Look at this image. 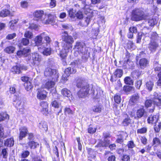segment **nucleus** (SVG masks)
I'll list each match as a JSON object with an SVG mask.
<instances>
[{"instance_id": "nucleus-30", "label": "nucleus", "mask_w": 161, "mask_h": 161, "mask_svg": "<svg viewBox=\"0 0 161 161\" xmlns=\"http://www.w3.org/2000/svg\"><path fill=\"white\" fill-rule=\"evenodd\" d=\"M123 71L122 69H118L116 70L114 73V75L115 77H121L123 75Z\"/></svg>"}, {"instance_id": "nucleus-59", "label": "nucleus", "mask_w": 161, "mask_h": 161, "mask_svg": "<svg viewBox=\"0 0 161 161\" xmlns=\"http://www.w3.org/2000/svg\"><path fill=\"white\" fill-rule=\"evenodd\" d=\"M16 36V34L15 33H13L11 34H8L6 37V38L8 40H11L14 38Z\"/></svg>"}, {"instance_id": "nucleus-28", "label": "nucleus", "mask_w": 161, "mask_h": 161, "mask_svg": "<svg viewBox=\"0 0 161 161\" xmlns=\"http://www.w3.org/2000/svg\"><path fill=\"white\" fill-rule=\"evenodd\" d=\"M14 144V141L13 138L7 139L4 142V145L7 147H12Z\"/></svg>"}, {"instance_id": "nucleus-24", "label": "nucleus", "mask_w": 161, "mask_h": 161, "mask_svg": "<svg viewBox=\"0 0 161 161\" xmlns=\"http://www.w3.org/2000/svg\"><path fill=\"white\" fill-rule=\"evenodd\" d=\"M149 63V61L146 59L143 58L141 59L139 61V64L142 69H144Z\"/></svg>"}, {"instance_id": "nucleus-51", "label": "nucleus", "mask_w": 161, "mask_h": 161, "mask_svg": "<svg viewBox=\"0 0 161 161\" xmlns=\"http://www.w3.org/2000/svg\"><path fill=\"white\" fill-rule=\"evenodd\" d=\"M30 154V152L28 151H23L21 154V157L23 158H27Z\"/></svg>"}, {"instance_id": "nucleus-18", "label": "nucleus", "mask_w": 161, "mask_h": 161, "mask_svg": "<svg viewBox=\"0 0 161 161\" xmlns=\"http://www.w3.org/2000/svg\"><path fill=\"white\" fill-rule=\"evenodd\" d=\"M40 106L42 108V112L43 114L47 115L48 114V104L47 102L42 101L40 103Z\"/></svg>"}, {"instance_id": "nucleus-14", "label": "nucleus", "mask_w": 161, "mask_h": 161, "mask_svg": "<svg viewBox=\"0 0 161 161\" xmlns=\"http://www.w3.org/2000/svg\"><path fill=\"white\" fill-rule=\"evenodd\" d=\"M38 50L41 52H42L43 55L48 56L51 54V49L50 47L46 48L44 47V45L41 47H38Z\"/></svg>"}, {"instance_id": "nucleus-63", "label": "nucleus", "mask_w": 161, "mask_h": 161, "mask_svg": "<svg viewBox=\"0 0 161 161\" xmlns=\"http://www.w3.org/2000/svg\"><path fill=\"white\" fill-rule=\"evenodd\" d=\"M142 80H139L137 81V82L136 84V88L138 89H140V86L142 85Z\"/></svg>"}, {"instance_id": "nucleus-2", "label": "nucleus", "mask_w": 161, "mask_h": 161, "mask_svg": "<svg viewBox=\"0 0 161 161\" xmlns=\"http://www.w3.org/2000/svg\"><path fill=\"white\" fill-rule=\"evenodd\" d=\"M62 37L63 41L65 42L63 46V48L67 52H69L72 48V44L74 42L73 38L71 36L68 35L66 31L62 33Z\"/></svg>"}, {"instance_id": "nucleus-16", "label": "nucleus", "mask_w": 161, "mask_h": 161, "mask_svg": "<svg viewBox=\"0 0 161 161\" xmlns=\"http://www.w3.org/2000/svg\"><path fill=\"white\" fill-rule=\"evenodd\" d=\"M140 96L139 94L138 93H136L133 95L131 97L129 103L131 105H134L136 104L139 101Z\"/></svg>"}, {"instance_id": "nucleus-31", "label": "nucleus", "mask_w": 161, "mask_h": 161, "mask_svg": "<svg viewBox=\"0 0 161 161\" xmlns=\"http://www.w3.org/2000/svg\"><path fill=\"white\" fill-rule=\"evenodd\" d=\"M14 74H19L20 73V70L18 65L13 66L10 70Z\"/></svg>"}, {"instance_id": "nucleus-27", "label": "nucleus", "mask_w": 161, "mask_h": 161, "mask_svg": "<svg viewBox=\"0 0 161 161\" xmlns=\"http://www.w3.org/2000/svg\"><path fill=\"white\" fill-rule=\"evenodd\" d=\"M51 104L53 107L55 108H58L61 106V102L59 99L57 98L52 102Z\"/></svg>"}, {"instance_id": "nucleus-57", "label": "nucleus", "mask_w": 161, "mask_h": 161, "mask_svg": "<svg viewBox=\"0 0 161 161\" xmlns=\"http://www.w3.org/2000/svg\"><path fill=\"white\" fill-rule=\"evenodd\" d=\"M21 6L24 8H26L28 6V3L27 1H23L20 3Z\"/></svg>"}, {"instance_id": "nucleus-58", "label": "nucleus", "mask_w": 161, "mask_h": 161, "mask_svg": "<svg viewBox=\"0 0 161 161\" xmlns=\"http://www.w3.org/2000/svg\"><path fill=\"white\" fill-rule=\"evenodd\" d=\"M145 36V35L144 34L142 33L141 35L140 34H138V36H137V43H139L141 42V40L142 38H144Z\"/></svg>"}, {"instance_id": "nucleus-46", "label": "nucleus", "mask_w": 161, "mask_h": 161, "mask_svg": "<svg viewBox=\"0 0 161 161\" xmlns=\"http://www.w3.org/2000/svg\"><path fill=\"white\" fill-rule=\"evenodd\" d=\"M39 126L41 129H44V130H46L47 129V123L45 122H41L39 125Z\"/></svg>"}, {"instance_id": "nucleus-20", "label": "nucleus", "mask_w": 161, "mask_h": 161, "mask_svg": "<svg viewBox=\"0 0 161 161\" xmlns=\"http://www.w3.org/2000/svg\"><path fill=\"white\" fill-rule=\"evenodd\" d=\"M32 58L33 59L34 65L39 63L41 60V56L38 53H32Z\"/></svg>"}, {"instance_id": "nucleus-19", "label": "nucleus", "mask_w": 161, "mask_h": 161, "mask_svg": "<svg viewBox=\"0 0 161 161\" xmlns=\"http://www.w3.org/2000/svg\"><path fill=\"white\" fill-rule=\"evenodd\" d=\"M110 143V140H109L104 139L103 141L100 140L97 145L95 146V147H106L108 146Z\"/></svg>"}, {"instance_id": "nucleus-62", "label": "nucleus", "mask_w": 161, "mask_h": 161, "mask_svg": "<svg viewBox=\"0 0 161 161\" xmlns=\"http://www.w3.org/2000/svg\"><path fill=\"white\" fill-rule=\"evenodd\" d=\"M19 66L20 70V73L21 72L22 70H26L27 69V67L23 65H19Z\"/></svg>"}, {"instance_id": "nucleus-32", "label": "nucleus", "mask_w": 161, "mask_h": 161, "mask_svg": "<svg viewBox=\"0 0 161 161\" xmlns=\"http://www.w3.org/2000/svg\"><path fill=\"white\" fill-rule=\"evenodd\" d=\"M15 48L12 46H10L6 47L4 49V51L8 53H13L15 51Z\"/></svg>"}, {"instance_id": "nucleus-8", "label": "nucleus", "mask_w": 161, "mask_h": 161, "mask_svg": "<svg viewBox=\"0 0 161 161\" xmlns=\"http://www.w3.org/2000/svg\"><path fill=\"white\" fill-rule=\"evenodd\" d=\"M13 102L14 104L16 103L15 107L17 108L22 109L24 108V103L22 102L20 98L16 95H14Z\"/></svg>"}, {"instance_id": "nucleus-17", "label": "nucleus", "mask_w": 161, "mask_h": 161, "mask_svg": "<svg viewBox=\"0 0 161 161\" xmlns=\"http://www.w3.org/2000/svg\"><path fill=\"white\" fill-rule=\"evenodd\" d=\"M76 86L78 87L81 88L89 87V85L86 81L85 80L81 79H80L77 80Z\"/></svg>"}, {"instance_id": "nucleus-5", "label": "nucleus", "mask_w": 161, "mask_h": 161, "mask_svg": "<svg viewBox=\"0 0 161 161\" xmlns=\"http://www.w3.org/2000/svg\"><path fill=\"white\" fill-rule=\"evenodd\" d=\"M44 74L45 76L49 78H51L54 81H57L58 77V73L57 70L50 68L45 69Z\"/></svg>"}, {"instance_id": "nucleus-39", "label": "nucleus", "mask_w": 161, "mask_h": 161, "mask_svg": "<svg viewBox=\"0 0 161 161\" xmlns=\"http://www.w3.org/2000/svg\"><path fill=\"white\" fill-rule=\"evenodd\" d=\"M153 104V100L151 98L147 99L145 103V105L146 108H147L150 107Z\"/></svg>"}, {"instance_id": "nucleus-22", "label": "nucleus", "mask_w": 161, "mask_h": 161, "mask_svg": "<svg viewBox=\"0 0 161 161\" xmlns=\"http://www.w3.org/2000/svg\"><path fill=\"white\" fill-rule=\"evenodd\" d=\"M154 85V83L153 80H149L147 81L146 82L145 86V88L148 92H151L153 89Z\"/></svg>"}, {"instance_id": "nucleus-7", "label": "nucleus", "mask_w": 161, "mask_h": 161, "mask_svg": "<svg viewBox=\"0 0 161 161\" xmlns=\"http://www.w3.org/2000/svg\"><path fill=\"white\" fill-rule=\"evenodd\" d=\"M147 113L146 111L144 108L143 106L137 109L136 113V115L135 116V119H139L144 117Z\"/></svg>"}, {"instance_id": "nucleus-45", "label": "nucleus", "mask_w": 161, "mask_h": 161, "mask_svg": "<svg viewBox=\"0 0 161 161\" xmlns=\"http://www.w3.org/2000/svg\"><path fill=\"white\" fill-rule=\"evenodd\" d=\"M25 89L27 91H29L31 90L33 87V86L31 85V83L30 81H27L25 84Z\"/></svg>"}, {"instance_id": "nucleus-49", "label": "nucleus", "mask_w": 161, "mask_h": 161, "mask_svg": "<svg viewBox=\"0 0 161 161\" xmlns=\"http://www.w3.org/2000/svg\"><path fill=\"white\" fill-rule=\"evenodd\" d=\"M92 110L95 112H100L101 111V107L100 106H94L92 107Z\"/></svg>"}, {"instance_id": "nucleus-36", "label": "nucleus", "mask_w": 161, "mask_h": 161, "mask_svg": "<svg viewBox=\"0 0 161 161\" xmlns=\"http://www.w3.org/2000/svg\"><path fill=\"white\" fill-rule=\"evenodd\" d=\"M10 14V11L7 9H3L0 12V16L2 17H5Z\"/></svg>"}, {"instance_id": "nucleus-29", "label": "nucleus", "mask_w": 161, "mask_h": 161, "mask_svg": "<svg viewBox=\"0 0 161 161\" xmlns=\"http://www.w3.org/2000/svg\"><path fill=\"white\" fill-rule=\"evenodd\" d=\"M125 83L128 85H133L134 81L131 77L129 76H127L124 79Z\"/></svg>"}, {"instance_id": "nucleus-38", "label": "nucleus", "mask_w": 161, "mask_h": 161, "mask_svg": "<svg viewBox=\"0 0 161 161\" xmlns=\"http://www.w3.org/2000/svg\"><path fill=\"white\" fill-rule=\"evenodd\" d=\"M24 36L27 38L31 39L33 37V34L31 32L29 31H26L24 34Z\"/></svg>"}, {"instance_id": "nucleus-56", "label": "nucleus", "mask_w": 161, "mask_h": 161, "mask_svg": "<svg viewBox=\"0 0 161 161\" xmlns=\"http://www.w3.org/2000/svg\"><path fill=\"white\" fill-rule=\"evenodd\" d=\"M114 99L115 102L116 103H120L121 99L120 96L118 95H115L114 97Z\"/></svg>"}, {"instance_id": "nucleus-11", "label": "nucleus", "mask_w": 161, "mask_h": 161, "mask_svg": "<svg viewBox=\"0 0 161 161\" xmlns=\"http://www.w3.org/2000/svg\"><path fill=\"white\" fill-rule=\"evenodd\" d=\"M89 90V87L81 88L78 92V97L81 98L86 97L88 94Z\"/></svg>"}, {"instance_id": "nucleus-34", "label": "nucleus", "mask_w": 161, "mask_h": 161, "mask_svg": "<svg viewBox=\"0 0 161 161\" xmlns=\"http://www.w3.org/2000/svg\"><path fill=\"white\" fill-rule=\"evenodd\" d=\"M69 16L71 19H75V10L73 8L70 9L68 11Z\"/></svg>"}, {"instance_id": "nucleus-64", "label": "nucleus", "mask_w": 161, "mask_h": 161, "mask_svg": "<svg viewBox=\"0 0 161 161\" xmlns=\"http://www.w3.org/2000/svg\"><path fill=\"white\" fill-rule=\"evenodd\" d=\"M122 161H130V157L129 156L125 155H124L122 158Z\"/></svg>"}, {"instance_id": "nucleus-61", "label": "nucleus", "mask_w": 161, "mask_h": 161, "mask_svg": "<svg viewBox=\"0 0 161 161\" xmlns=\"http://www.w3.org/2000/svg\"><path fill=\"white\" fill-rule=\"evenodd\" d=\"M65 114H73V111L71 110V109L69 108L66 107L64 109Z\"/></svg>"}, {"instance_id": "nucleus-50", "label": "nucleus", "mask_w": 161, "mask_h": 161, "mask_svg": "<svg viewBox=\"0 0 161 161\" xmlns=\"http://www.w3.org/2000/svg\"><path fill=\"white\" fill-rule=\"evenodd\" d=\"M154 70L155 71H161V65L158 64L157 62H154Z\"/></svg>"}, {"instance_id": "nucleus-26", "label": "nucleus", "mask_w": 161, "mask_h": 161, "mask_svg": "<svg viewBox=\"0 0 161 161\" xmlns=\"http://www.w3.org/2000/svg\"><path fill=\"white\" fill-rule=\"evenodd\" d=\"M56 81H54L53 79H52L51 80H49L46 82L43 87L47 89L53 87L55 85V82Z\"/></svg>"}, {"instance_id": "nucleus-54", "label": "nucleus", "mask_w": 161, "mask_h": 161, "mask_svg": "<svg viewBox=\"0 0 161 161\" xmlns=\"http://www.w3.org/2000/svg\"><path fill=\"white\" fill-rule=\"evenodd\" d=\"M148 23L149 26H153L156 23V20L153 19H150L148 20Z\"/></svg>"}, {"instance_id": "nucleus-55", "label": "nucleus", "mask_w": 161, "mask_h": 161, "mask_svg": "<svg viewBox=\"0 0 161 161\" xmlns=\"http://www.w3.org/2000/svg\"><path fill=\"white\" fill-rule=\"evenodd\" d=\"M161 128V122L159 123L158 125H155L154 126V129L155 131L158 132L160 130Z\"/></svg>"}, {"instance_id": "nucleus-1", "label": "nucleus", "mask_w": 161, "mask_h": 161, "mask_svg": "<svg viewBox=\"0 0 161 161\" xmlns=\"http://www.w3.org/2000/svg\"><path fill=\"white\" fill-rule=\"evenodd\" d=\"M33 16L35 20L41 22L44 24H50L53 25L55 23V16L49 14L47 16L42 10L35 11L33 13Z\"/></svg>"}, {"instance_id": "nucleus-40", "label": "nucleus", "mask_w": 161, "mask_h": 161, "mask_svg": "<svg viewBox=\"0 0 161 161\" xmlns=\"http://www.w3.org/2000/svg\"><path fill=\"white\" fill-rule=\"evenodd\" d=\"M153 145H155V147H157L161 144V142L159 138L156 137L153 138Z\"/></svg>"}, {"instance_id": "nucleus-4", "label": "nucleus", "mask_w": 161, "mask_h": 161, "mask_svg": "<svg viewBox=\"0 0 161 161\" xmlns=\"http://www.w3.org/2000/svg\"><path fill=\"white\" fill-rule=\"evenodd\" d=\"M145 15L142 9L140 8H135L132 12L131 19L135 21H139L145 19Z\"/></svg>"}, {"instance_id": "nucleus-35", "label": "nucleus", "mask_w": 161, "mask_h": 161, "mask_svg": "<svg viewBox=\"0 0 161 161\" xmlns=\"http://www.w3.org/2000/svg\"><path fill=\"white\" fill-rule=\"evenodd\" d=\"M81 3L84 6L82 8L84 9H85L86 6H92L91 5L92 4L91 0H83Z\"/></svg>"}, {"instance_id": "nucleus-6", "label": "nucleus", "mask_w": 161, "mask_h": 161, "mask_svg": "<svg viewBox=\"0 0 161 161\" xmlns=\"http://www.w3.org/2000/svg\"><path fill=\"white\" fill-rule=\"evenodd\" d=\"M85 43L82 42H77L75 43L74 48L79 53L85 54L87 53L88 48L85 47Z\"/></svg>"}, {"instance_id": "nucleus-42", "label": "nucleus", "mask_w": 161, "mask_h": 161, "mask_svg": "<svg viewBox=\"0 0 161 161\" xmlns=\"http://www.w3.org/2000/svg\"><path fill=\"white\" fill-rule=\"evenodd\" d=\"M32 53L28 55L26 58V61L28 63L31 64L32 65H34V62L33 59L32 58Z\"/></svg>"}, {"instance_id": "nucleus-12", "label": "nucleus", "mask_w": 161, "mask_h": 161, "mask_svg": "<svg viewBox=\"0 0 161 161\" xmlns=\"http://www.w3.org/2000/svg\"><path fill=\"white\" fill-rule=\"evenodd\" d=\"M159 117V115L158 114L154 115H151L147 119V122L149 124H155L158 122Z\"/></svg>"}, {"instance_id": "nucleus-37", "label": "nucleus", "mask_w": 161, "mask_h": 161, "mask_svg": "<svg viewBox=\"0 0 161 161\" xmlns=\"http://www.w3.org/2000/svg\"><path fill=\"white\" fill-rule=\"evenodd\" d=\"M9 116L6 113H0V122L5 119H8Z\"/></svg>"}, {"instance_id": "nucleus-48", "label": "nucleus", "mask_w": 161, "mask_h": 161, "mask_svg": "<svg viewBox=\"0 0 161 161\" xmlns=\"http://www.w3.org/2000/svg\"><path fill=\"white\" fill-rule=\"evenodd\" d=\"M83 15L82 13L80 11H78L75 14V18L79 19H81L83 18Z\"/></svg>"}, {"instance_id": "nucleus-33", "label": "nucleus", "mask_w": 161, "mask_h": 161, "mask_svg": "<svg viewBox=\"0 0 161 161\" xmlns=\"http://www.w3.org/2000/svg\"><path fill=\"white\" fill-rule=\"evenodd\" d=\"M30 41L29 39L26 38H22L20 41V44L24 46H27L29 43Z\"/></svg>"}, {"instance_id": "nucleus-13", "label": "nucleus", "mask_w": 161, "mask_h": 161, "mask_svg": "<svg viewBox=\"0 0 161 161\" xmlns=\"http://www.w3.org/2000/svg\"><path fill=\"white\" fill-rule=\"evenodd\" d=\"M47 95L46 92L43 89H38L37 93L38 99L41 100L45 99L47 97Z\"/></svg>"}, {"instance_id": "nucleus-60", "label": "nucleus", "mask_w": 161, "mask_h": 161, "mask_svg": "<svg viewBox=\"0 0 161 161\" xmlns=\"http://www.w3.org/2000/svg\"><path fill=\"white\" fill-rule=\"evenodd\" d=\"M158 76L159 79L157 82V85L158 86H161V71L158 74Z\"/></svg>"}, {"instance_id": "nucleus-15", "label": "nucleus", "mask_w": 161, "mask_h": 161, "mask_svg": "<svg viewBox=\"0 0 161 161\" xmlns=\"http://www.w3.org/2000/svg\"><path fill=\"white\" fill-rule=\"evenodd\" d=\"M20 133L19 136V140H22L25 138L28 133V130L26 127L24 126L20 128L19 129Z\"/></svg>"}, {"instance_id": "nucleus-21", "label": "nucleus", "mask_w": 161, "mask_h": 161, "mask_svg": "<svg viewBox=\"0 0 161 161\" xmlns=\"http://www.w3.org/2000/svg\"><path fill=\"white\" fill-rule=\"evenodd\" d=\"M61 93L62 95L64 97H68L70 100L72 98V94L70 90L67 88H64L62 90Z\"/></svg>"}, {"instance_id": "nucleus-53", "label": "nucleus", "mask_w": 161, "mask_h": 161, "mask_svg": "<svg viewBox=\"0 0 161 161\" xmlns=\"http://www.w3.org/2000/svg\"><path fill=\"white\" fill-rule=\"evenodd\" d=\"M125 64L128 65V68H131L134 65L133 63L129 59H128L125 62Z\"/></svg>"}, {"instance_id": "nucleus-52", "label": "nucleus", "mask_w": 161, "mask_h": 161, "mask_svg": "<svg viewBox=\"0 0 161 161\" xmlns=\"http://www.w3.org/2000/svg\"><path fill=\"white\" fill-rule=\"evenodd\" d=\"M160 97H161V96L159 95L158 93L156 92H154L153 94L151 95V98L152 100Z\"/></svg>"}, {"instance_id": "nucleus-44", "label": "nucleus", "mask_w": 161, "mask_h": 161, "mask_svg": "<svg viewBox=\"0 0 161 161\" xmlns=\"http://www.w3.org/2000/svg\"><path fill=\"white\" fill-rule=\"evenodd\" d=\"M28 144L31 149L35 148L36 147V146L38 145V143L33 141L29 142Z\"/></svg>"}, {"instance_id": "nucleus-10", "label": "nucleus", "mask_w": 161, "mask_h": 161, "mask_svg": "<svg viewBox=\"0 0 161 161\" xmlns=\"http://www.w3.org/2000/svg\"><path fill=\"white\" fill-rule=\"evenodd\" d=\"M44 34V32L42 33L40 35L36 36L34 39L35 46H37L38 47L44 45V43L42 42V36Z\"/></svg>"}, {"instance_id": "nucleus-3", "label": "nucleus", "mask_w": 161, "mask_h": 161, "mask_svg": "<svg viewBox=\"0 0 161 161\" xmlns=\"http://www.w3.org/2000/svg\"><path fill=\"white\" fill-rule=\"evenodd\" d=\"M151 35V40L148 44V48L151 52H154L159 47L158 42V36L156 32H150Z\"/></svg>"}, {"instance_id": "nucleus-41", "label": "nucleus", "mask_w": 161, "mask_h": 161, "mask_svg": "<svg viewBox=\"0 0 161 161\" xmlns=\"http://www.w3.org/2000/svg\"><path fill=\"white\" fill-rule=\"evenodd\" d=\"M147 131V128L146 127H143L138 129L137 130V132L138 134H143L146 133Z\"/></svg>"}, {"instance_id": "nucleus-23", "label": "nucleus", "mask_w": 161, "mask_h": 161, "mask_svg": "<svg viewBox=\"0 0 161 161\" xmlns=\"http://www.w3.org/2000/svg\"><path fill=\"white\" fill-rule=\"evenodd\" d=\"M125 118L124 119L122 125L124 126H127L131 124L132 119L128 115L126 114L124 116Z\"/></svg>"}, {"instance_id": "nucleus-43", "label": "nucleus", "mask_w": 161, "mask_h": 161, "mask_svg": "<svg viewBox=\"0 0 161 161\" xmlns=\"http://www.w3.org/2000/svg\"><path fill=\"white\" fill-rule=\"evenodd\" d=\"M153 104L154 105L159 106L161 104V97L153 100Z\"/></svg>"}, {"instance_id": "nucleus-9", "label": "nucleus", "mask_w": 161, "mask_h": 161, "mask_svg": "<svg viewBox=\"0 0 161 161\" xmlns=\"http://www.w3.org/2000/svg\"><path fill=\"white\" fill-rule=\"evenodd\" d=\"M71 67H69L65 69V73L69 76L71 74L74 73L76 71L75 68L77 66L75 62H72L71 63Z\"/></svg>"}, {"instance_id": "nucleus-25", "label": "nucleus", "mask_w": 161, "mask_h": 161, "mask_svg": "<svg viewBox=\"0 0 161 161\" xmlns=\"http://www.w3.org/2000/svg\"><path fill=\"white\" fill-rule=\"evenodd\" d=\"M134 89L133 86H129L125 85L123 87V91L127 94H129L130 92H134Z\"/></svg>"}, {"instance_id": "nucleus-47", "label": "nucleus", "mask_w": 161, "mask_h": 161, "mask_svg": "<svg viewBox=\"0 0 161 161\" xmlns=\"http://www.w3.org/2000/svg\"><path fill=\"white\" fill-rule=\"evenodd\" d=\"M23 55L26 56L28 55V53L31 51V49L29 47L24 48L22 50Z\"/></svg>"}]
</instances>
